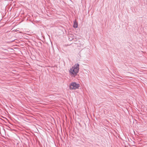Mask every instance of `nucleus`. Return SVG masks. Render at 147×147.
Here are the masks:
<instances>
[{
	"label": "nucleus",
	"mask_w": 147,
	"mask_h": 147,
	"mask_svg": "<svg viewBox=\"0 0 147 147\" xmlns=\"http://www.w3.org/2000/svg\"><path fill=\"white\" fill-rule=\"evenodd\" d=\"M79 64L76 63L70 69L69 72L71 76L74 77L77 75L79 71Z\"/></svg>",
	"instance_id": "f257e3e1"
},
{
	"label": "nucleus",
	"mask_w": 147,
	"mask_h": 147,
	"mask_svg": "<svg viewBox=\"0 0 147 147\" xmlns=\"http://www.w3.org/2000/svg\"><path fill=\"white\" fill-rule=\"evenodd\" d=\"M79 86V84L75 82H73L70 84L69 85V89L71 90H75L78 88Z\"/></svg>",
	"instance_id": "f03ea898"
},
{
	"label": "nucleus",
	"mask_w": 147,
	"mask_h": 147,
	"mask_svg": "<svg viewBox=\"0 0 147 147\" xmlns=\"http://www.w3.org/2000/svg\"><path fill=\"white\" fill-rule=\"evenodd\" d=\"M89 51V49L87 48L82 49L80 51V53L82 56H84V55H87Z\"/></svg>",
	"instance_id": "7ed1b4c3"
},
{
	"label": "nucleus",
	"mask_w": 147,
	"mask_h": 147,
	"mask_svg": "<svg viewBox=\"0 0 147 147\" xmlns=\"http://www.w3.org/2000/svg\"><path fill=\"white\" fill-rule=\"evenodd\" d=\"M73 26L74 28H77L78 27V24L76 20H75L74 22V25Z\"/></svg>",
	"instance_id": "20e7f679"
}]
</instances>
